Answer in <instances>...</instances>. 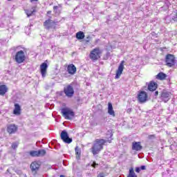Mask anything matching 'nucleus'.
Segmentation results:
<instances>
[{
    "mask_svg": "<svg viewBox=\"0 0 177 177\" xmlns=\"http://www.w3.org/2000/svg\"><path fill=\"white\" fill-rule=\"evenodd\" d=\"M29 154L31 157H38V151H30Z\"/></svg>",
    "mask_w": 177,
    "mask_h": 177,
    "instance_id": "nucleus-29",
    "label": "nucleus"
},
{
    "mask_svg": "<svg viewBox=\"0 0 177 177\" xmlns=\"http://www.w3.org/2000/svg\"><path fill=\"white\" fill-rule=\"evenodd\" d=\"M15 60L19 64L24 63L26 60V53H24V51L21 50L17 52L15 56Z\"/></svg>",
    "mask_w": 177,
    "mask_h": 177,
    "instance_id": "nucleus-3",
    "label": "nucleus"
},
{
    "mask_svg": "<svg viewBox=\"0 0 177 177\" xmlns=\"http://www.w3.org/2000/svg\"><path fill=\"white\" fill-rule=\"evenodd\" d=\"M62 113L63 117H64L66 120H71V118L74 117V111H71V109L68 108H63L62 109Z\"/></svg>",
    "mask_w": 177,
    "mask_h": 177,
    "instance_id": "nucleus-7",
    "label": "nucleus"
},
{
    "mask_svg": "<svg viewBox=\"0 0 177 177\" xmlns=\"http://www.w3.org/2000/svg\"><path fill=\"white\" fill-rule=\"evenodd\" d=\"M149 139H152L153 138H154V136L153 135H149L148 136Z\"/></svg>",
    "mask_w": 177,
    "mask_h": 177,
    "instance_id": "nucleus-39",
    "label": "nucleus"
},
{
    "mask_svg": "<svg viewBox=\"0 0 177 177\" xmlns=\"http://www.w3.org/2000/svg\"><path fill=\"white\" fill-rule=\"evenodd\" d=\"M154 95H155V96H158V91H156V92L154 93Z\"/></svg>",
    "mask_w": 177,
    "mask_h": 177,
    "instance_id": "nucleus-40",
    "label": "nucleus"
},
{
    "mask_svg": "<svg viewBox=\"0 0 177 177\" xmlns=\"http://www.w3.org/2000/svg\"><path fill=\"white\" fill-rule=\"evenodd\" d=\"M170 5L171 3H169V1H165V5L160 8V10H168V8H169Z\"/></svg>",
    "mask_w": 177,
    "mask_h": 177,
    "instance_id": "nucleus-25",
    "label": "nucleus"
},
{
    "mask_svg": "<svg viewBox=\"0 0 177 177\" xmlns=\"http://www.w3.org/2000/svg\"><path fill=\"white\" fill-rule=\"evenodd\" d=\"M26 13L28 17H30V16H32V15H34V13H35V9L32 8L30 10H26Z\"/></svg>",
    "mask_w": 177,
    "mask_h": 177,
    "instance_id": "nucleus-28",
    "label": "nucleus"
},
{
    "mask_svg": "<svg viewBox=\"0 0 177 177\" xmlns=\"http://www.w3.org/2000/svg\"><path fill=\"white\" fill-rule=\"evenodd\" d=\"M97 177H104V175L103 174V173H100Z\"/></svg>",
    "mask_w": 177,
    "mask_h": 177,
    "instance_id": "nucleus-38",
    "label": "nucleus"
},
{
    "mask_svg": "<svg viewBox=\"0 0 177 177\" xmlns=\"http://www.w3.org/2000/svg\"><path fill=\"white\" fill-rule=\"evenodd\" d=\"M165 78H167V74L164 73H159L157 75H156V79L157 80H165Z\"/></svg>",
    "mask_w": 177,
    "mask_h": 177,
    "instance_id": "nucleus-23",
    "label": "nucleus"
},
{
    "mask_svg": "<svg viewBox=\"0 0 177 177\" xmlns=\"http://www.w3.org/2000/svg\"><path fill=\"white\" fill-rule=\"evenodd\" d=\"M91 37L88 36L86 37V42H89Z\"/></svg>",
    "mask_w": 177,
    "mask_h": 177,
    "instance_id": "nucleus-36",
    "label": "nucleus"
},
{
    "mask_svg": "<svg viewBox=\"0 0 177 177\" xmlns=\"http://www.w3.org/2000/svg\"><path fill=\"white\" fill-rule=\"evenodd\" d=\"M58 23L59 21L56 20L53 21L52 19H47L44 22V26L46 30H50V29L55 30Z\"/></svg>",
    "mask_w": 177,
    "mask_h": 177,
    "instance_id": "nucleus-2",
    "label": "nucleus"
},
{
    "mask_svg": "<svg viewBox=\"0 0 177 177\" xmlns=\"http://www.w3.org/2000/svg\"><path fill=\"white\" fill-rule=\"evenodd\" d=\"M172 20H174V21H177V10L174 12V14L172 16Z\"/></svg>",
    "mask_w": 177,
    "mask_h": 177,
    "instance_id": "nucleus-31",
    "label": "nucleus"
},
{
    "mask_svg": "<svg viewBox=\"0 0 177 177\" xmlns=\"http://www.w3.org/2000/svg\"><path fill=\"white\" fill-rule=\"evenodd\" d=\"M106 138L108 139H110L111 138H113V131L111 130H108L106 132Z\"/></svg>",
    "mask_w": 177,
    "mask_h": 177,
    "instance_id": "nucleus-30",
    "label": "nucleus"
},
{
    "mask_svg": "<svg viewBox=\"0 0 177 177\" xmlns=\"http://www.w3.org/2000/svg\"><path fill=\"white\" fill-rule=\"evenodd\" d=\"M48 19L52 20V16H48Z\"/></svg>",
    "mask_w": 177,
    "mask_h": 177,
    "instance_id": "nucleus-43",
    "label": "nucleus"
},
{
    "mask_svg": "<svg viewBox=\"0 0 177 177\" xmlns=\"http://www.w3.org/2000/svg\"><path fill=\"white\" fill-rule=\"evenodd\" d=\"M127 177H138L136 174H135V171L133 170V168L129 169V173Z\"/></svg>",
    "mask_w": 177,
    "mask_h": 177,
    "instance_id": "nucleus-27",
    "label": "nucleus"
},
{
    "mask_svg": "<svg viewBox=\"0 0 177 177\" xmlns=\"http://www.w3.org/2000/svg\"><path fill=\"white\" fill-rule=\"evenodd\" d=\"M41 165L37 162H32L30 165V169L32 172H37Z\"/></svg>",
    "mask_w": 177,
    "mask_h": 177,
    "instance_id": "nucleus-16",
    "label": "nucleus"
},
{
    "mask_svg": "<svg viewBox=\"0 0 177 177\" xmlns=\"http://www.w3.org/2000/svg\"><path fill=\"white\" fill-rule=\"evenodd\" d=\"M64 93H65L67 97H73L74 96V88L72 84L68 85L64 89Z\"/></svg>",
    "mask_w": 177,
    "mask_h": 177,
    "instance_id": "nucleus-10",
    "label": "nucleus"
},
{
    "mask_svg": "<svg viewBox=\"0 0 177 177\" xmlns=\"http://www.w3.org/2000/svg\"><path fill=\"white\" fill-rule=\"evenodd\" d=\"M124 63H125V61H122L121 63L120 64L118 68L116 71L115 74V80H118L120 77H121V74H122V71H124Z\"/></svg>",
    "mask_w": 177,
    "mask_h": 177,
    "instance_id": "nucleus-11",
    "label": "nucleus"
},
{
    "mask_svg": "<svg viewBox=\"0 0 177 177\" xmlns=\"http://www.w3.org/2000/svg\"><path fill=\"white\" fill-rule=\"evenodd\" d=\"M140 169L142 170V171H145V169H146V166L145 165H142Z\"/></svg>",
    "mask_w": 177,
    "mask_h": 177,
    "instance_id": "nucleus-34",
    "label": "nucleus"
},
{
    "mask_svg": "<svg viewBox=\"0 0 177 177\" xmlns=\"http://www.w3.org/2000/svg\"><path fill=\"white\" fill-rule=\"evenodd\" d=\"M67 70L68 74H71V75H74V74L77 73V68L75 67V65L73 64L68 66Z\"/></svg>",
    "mask_w": 177,
    "mask_h": 177,
    "instance_id": "nucleus-14",
    "label": "nucleus"
},
{
    "mask_svg": "<svg viewBox=\"0 0 177 177\" xmlns=\"http://www.w3.org/2000/svg\"><path fill=\"white\" fill-rule=\"evenodd\" d=\"M7 172H9V169H7Z\"/></svg>",
    "mask_w": 177,
    "mask_h": 177,
    "instance_id": "nucleus-46",
    "label": "nucleus"
},
{
    "mask_svg": "<svg viewBox=\"0 0 177 177\" xmlns=\"http://www.w3.org/2000/svg\"><path fill=\"white\" fill-rule=\"evenodd\" d=\"M61 139L64 142V143H67L68 145H70L71 142H73V138H71L70 136H68V133L66 132V130H64L61 132Z\"/></svg>",
    "mask_w": 177,
    "mask_h": 177,
    "instance_id": "nucleus-9",
    "label": "nucleus"
},
{
    "mask_svg": "<svg viewBox=\"0 0 177 177\" xmlns=\"http://www.w3.org/2000/svg\"><path fill=\"white\" fill-rule=\"evenodd\" d=\"M158 84L156 82H151L148 85V89L151 92H153V91H156L157 89Z\"/></svg>",
    "mask_w": 177,
    "mask_h": 177,
    "instance_id": "nucleus-18",
    "label": "nucleus"
},
{
    "mask_svg": "<svg viewBox=\"0 0 177 177\" xmlns=\"http://www.w3.org/2000/svg\"><path fill=\"white\" fill-rule=\"evenodd\" d=\"M77 39H84L85 38V34L82 31H80L76 33Z\"/></svg>",
    "mask_w": 177,
    "mask_h": 177,
    "instance_id": "nucleus-21",
    "label": "nucleus"
},
{
    "mask_svg": "<svg viewBox=\"0 0 177 177\" xmlns=\"http://www.w3.org/2000/svg\"><path fill=\"white\" fill-rule=\"evenodd\" d=\"M171 92L163 90L160 93V99L162 102L167 103L171 100Z\"/></svg>",
    "mask_w": 177,
    "mask_h": 177,
    "instance_id": "nucleus-8",
    "label": "nucleus"
},
{
    "mask_svg": "<svg viewBox=\"0 0 177 177\" xmlns=\"http://www.w3.org/2000/svg\"><path fill=\"white\" fill-rule=\"evenodd\" d=\"M38 0H30L31 2H37Z\"/></svg>",
    "mask_w": 177,
    "mask_h": 177,
    "instance_id": "nucleus-42",
    "label": "nucleus"
},
{
    "mask_svg": "<svg viewBox=\"0 0 177 177\" xmlns=\"http://www.w3.org/2000/svg\"><path fill=\"white\" fill-rule=\"evenodd\" d=\"M0 27H3V25H0Z\"/></svg>",
    "mask_w": 177,
    "mask_h": 177,
    "instance_id": "nucleus-45",
    "label": "nucleus"
},
{
    "mask_svg": "<svg viewBox=\"0 0 177 177\" xmlns=\"http://www.w3.org/2000/svg\"><path fill=\"white\" fill-rule=\"evenodd\" d=\"M59 177H66L64 175H60Z\"/></svg>",
    "mask_w": 177,
    "mask_h": 177,
    "instance_id": "nucleus-44",
    "label": "nucleus"
},
{
    "mask_svg": "<svg viewBox=\"0 0 177 177\" xmlns=\"http://www.w3.org/2000/svg\"><path fill=\"white\" fill-rule=\"evenodd\" d=\"M97 165V163H96V162H93V163L91 164V166L93 168H96V166Z\"/></svg>",
    "mask_w": 177,
    "mask_h": 177,
    "instance_id": "nucleus-33",
    "label": "nucleus"
},
{
    "mask_svg": "<svg viewBox=\"0 0 177 177\" xmlns=\"http://www.w3.org/2000/svg\"><path fill=\"white\" fill-rule=\"evenodd\" d=\"M108 113L110 115H113V117L115 116L114 110H113V104L110 102L108 104Z\"/></svg>",
    "mask_w": 177,
    "mask_h": 177,
    "instance_id": "nucleus-20",
    "label": "nucleus"
},
{
    "mask_svg": "<svg viewBox=\"0 0 177 177\" xmlns=\"http://www.w3.org/2000/svg\"><path fill=\"white\" fill-rule=\"evenodd\" d=\"M132 111V108L127 109V113H131Z\"/></svg>",
    "mask_w": 177,
    "mask_h": 177,
    "instance_id": "nucleus-37",
    "label": "nucleus"
},
{
    "mask_svg": "<svg viewBox=\"0 0 177 177\" xmlns=\"http://www.w3.org/2000/svg\"><path fill=\"white\" fill-rule=\"evenodd\" d=\"M46 154V150L45 149H39L37 151L38 157H44Z\"/></svg>",
    "mask_w": 177,
    "mask_h": 177,
    "instance_id": "nucleus-26",
    "label": "nucleus"
},
{
    "mask_svg": "<svg viewBox=\"0 0 177 177\" xmlns=\"http://www.w3.org/2000/svg\"><path fill=\"white\" fill-rule=\"evenodd\" d=\"M47 15H52V11L51 10L48 11Z\"/></svg>",
    "mask_w": 177,
    "mask_h": 177,
    "instance_id": "nucleus-41",
    "label": "nucleus"
},
{
    "mask_svg": "<svg viewBox=\"0 0 177 177\" xmlns=\"http://www.w3.org/2000/svg\"><path fill=\"white\" fill-rule=\"evenodd\" d=\"M140 167H136V172H137L138 174H139V172H140Z\"/></svg>",
    "mask_w": 177,
    "mask_h": 177,
    "instance_id": "nucleus-35",
    "label": "nucleus"
},
{
    "mask_svg": "<svg viewBox=\"0 0 177 177\" xmlns=\"http://www.w3.org/2000/svg\"><path fill=\"white\" fill-rule=\"evenodd\" d=\"M165 63L167 67H173V66H175V64L176 63L175 56L171 54L167 55L165 57Z\"/></svg>",
    "mask_w": 177,
    "mask_h": 177,
    "instance_id": "nucleus-4",
    "label": "nucleus"
},
{
    "mask_svg": "<svg viewBox=\"0 0 177 177\" xmlns=\"http://www.w3.org/2000/svg\"><path fill=\"white\" fill-rule=\"evenodd\" d=\"M8 1H10V0H8Z\"/></svg>",
    "mask_w": 177,
    "mask_h": 177,
    "instance_id": "nucleus-47",
    "label": "nucleus"
},
{
    "mask_svg": "<svg viewBox=\"0 0 177 177\" xmlns=\"http://www.w3.org/2000/svg\"><path fill=\"white\" fill-rule=\"evenodd\" d=\"M75 151L76 154V158H81V148L76 147L75 148Z\"/></svg>",
    "mask_w": 177,
    "mask_h": 177,
    "instance_id": "nucleus-24",
    "label": "nucleus"
},
{
    "mask_svg": "<svg viewBox=\"0 0 177 177\" xmlns=\"http://www.w3.org/2000/svg\"><path fill=\"white\" fill-rule=\"evenodd\" d=\"M17 131V126H16V124H10L7 125V132L10 135L16 133Z\"/></svg>",
    "mask_w": 177,
    "mask_h": 177,
    "instance_id": "nucleus-12",
    "label": "nucleus"
},
{
    "mask_svg": "<svg viewBox=\"0 0 177 177\" xmlns=\"http://www.w3.org/2000/svg\"><path fill=\"white\" fill-rule=\"evenodd\" d=\"M18 146H19V142H14V143L12 144V149L15 150V149L17 147H18Z\"/></svg>",
    "mask_w": 177,
    "mask_h": 177,
    "instance_id": "nucleus-32",
    "label": "nucleus"
},
{
    "mask_svg": "<svg viewBox=\"0 0 177 177\" xmlns=\"http://www.w3.org/2000/svg\"><path fill=\"white\" fill-rule=\"evenodd\" d=\"M111 140H104V139H97L95 142V143L93 145L91 151L93 153V156H96V154H99L102 150H103V145L105 143H111Z\"/></svg>",
    "mask_w": 177,
    "mask_h": 177,
    "instance_id": "nucleus-1",
    "label": "nucleus"
},
{
    "mask_svg": "<svg viewBox=\"0 0 177 177\" xmlns=\"http://www.w3.org/2000/svg\"><path fill=\"white\" fill-rule=\"evenodd\" d=\"M8 92V88L5 85L0 86V95H3Z\"/></svg>",
    "mask_w": 177,
    "mask_h": 177,
    "instance_id": "nucleus-22",
    "label": "nucleus"
},
{
    "mask_svg": "<svg viewBox=\"0 0 177 177\" xmlns=\"http://www.w3.org/2000/svg\"><path fill=\"white\" fill-rule=\"evenodd\" d=\"M143 149V147L140 145V142H134L132 143V150H136V151H140Z\"/></svg>",
    "mask_w": 177,
    "mask_h": 177,
    "instance_id": "nucleus-15",
    "label": "nucleus"
},
{
    "mask_svg": "<svg viewBox=\"0 0 177 177\" xmlns=\"http://www.w3.org/2000/svg\"><path fill=\"white\" fill-rule=\"evenodd\" d=\"M53 12L55 15H60L62 13V4H59L58 6H54Z\"/></svg>",
    "mask_w": 177,
    "mask_h": 177,
    "instance_id": "nucleus-19",
    "label": "nucleus"
},
{
    "mask_svg": "<svg viewBox=\"0 0 177 177\" xmlns=\"http://www.w3.org/2000/svg\"><path fill=\"white\" fill-rule=\"evenodd\" d=\"M46 70H48V64L44 62L40 66V71L42 77H46Z\"/></svg>",
    "mask_w": 177,
    "mask_h": 177,
    "instance_id": "nucleus-13",
    "label": "nucleus"
},
{
    "mask_svg": "<svg viewBox=\"0 0 177 177\" xmlns=\"http://www.w3.org/2000/svg\"><path fill=\"white\" fill-rule=\"evenodd\" d=\"M100 55H102L100 48H95L91 52L90 59H91V60H98L100 59Z\"/></svg>",
    "mask_w": 177,
    "mask_h": 177,
    "instance_id": "nucleus-5",
    "label": "nucleus"
},
{
    "mask_svg": "<svg viewBox=\"0 0 177 177\" xmlns=\"http://www.w3.org/2000/svg\"><path fill=\"white\" fill-rule=\"evenodd\" d=\"M137 99L138 102L142 104V103H146L147 100H149V96L147 95V93L146 91H140L138 94Z\"/></svg>",
    "mask_w": 177,
    "mask_h": 177,
    "instance_id": "nucleus-6",
    "label": "nucleus"
},
{
    "mask_svg": "<svg viewBox=\"0 0 177 177\" xmlns=\"http://www.w3.org/2000/svg\"><path fill=\"white\" fill-rule=\"evenodd\" d=\"M21 113V107L20 106V104H15L13 114H15V115H20Z\"/></svg>",
    "mask_w": 177,
    "mask_h": 177,
    "instance_id": "nucleus-17",
    "label": "nucleus"
}]
</instances>
